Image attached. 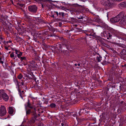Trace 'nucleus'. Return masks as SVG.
Masks as SVG:
<instances>
[{
    "instance_id": "nucleus-1",
    "label": "nucleus",
    "mask_w": 126,
    "mask_h": 126,
    "mask_svg": "<svg viewBox=\"0 0 126 126\" xmlns=\"http://www.w3.org/2000/svg\"><path fill=\"white\" fill-rule=\"evenodd\" d=\"M126 20V15H125L124 12H120L117 16L111 18L110 21L112 23H114L119 22V21L120 24L124 25L125 23Z\"/></svg>"
},
{
    "instance_id": "nucleus-2",
    "label": "nucleus",
    "mask_w": 126,
    "mask_h": 126,
    "mask_svg": "<svg viewBox=\"0 0 126 126\" xmlns=\"http://www.w3.org/2000/svg\"><path fill=\"white\" fill-rule=\"evenodd\" d=\"M26 109V113L27 116L29 115L31 113L32 115L33 116L31 119L30 122L31 123H34L35 122L37 116L36 111V109L35 108H34L33 110L32 111H31L30 109H28V110H27V109Z\"/></svg>"
},
{
    "instance_id": "nucleus-3",
    "label": "nucleus",
    "mask_w": 126,
    "mask_h": 126,
    "mask_svg": "<svg viewBox=\"0 0 126 126\" xmlns=\"http://www.w3.org/2000/svg\"><path fill=\"white\" fill-rule=\"evenodd\" d=\"M29 11L32 13H36L37 8L36 5H30L28 7Z\"/></svg>"
},
{
    "instance_id": "nucleus-4",
    "label": "nucleus",
    "mask_w": 126,
    "mask_h": 126,
    "mask_svg": "<svg viewBox=\"0 0 126 126\" xmlns=\"http://www.w3.org/2000/svg\"><path fill=\"white\" fill-rule=\"evenodd\" d=\"M2 96L3 99L5 101H7L9 99V97L7 94L4 92V90H0V96Z\"/></svg>"
},
{
    "instance_id": "nucleus-5",
    "label": "nucleus",
    "mask_w": 126,
    "mask_h": 126,
    "mask_svg": "<svg viewBox=\"0 0 126 126\" xmlns=\"http://www.w3.org/2000/svg\"><path fill=\"white\" fill-rule=\"evenodd\" d=\"M6 113V109L4 106H1L0 108V116L5 115Z\"/></svg>"
},
{
    "instance_id": "nucleus-6",
    "label": "nucleus",
    "mask_w": 126,
    "mask_h": 126,
    "mask_svg": "<svg viewBox=\"0 0 126 126\" xmlns=\"http://www.w3.org/2000/svg\"><path fill=\"white\" fill-rule=\"evenodd\" d=\"M102 3L104 5L110 8L112 7L113 5V3L110 2L108 0H105Z\"/></svg>"
},
{
    "instance_id": "nucleus-7",
    "label": "nucleus",
    "mask_w": 126,
    "mask_h": 126,
    "mask_svg": "<svg viewBox=\"0 0 126 126\" xmlns=\"http://www.w3.org/2000/svg\"><path fill=\"white\" fill-rule=\"evenodd\" d=\"M26 109L27 107H29L30 108L33 109L34 108L33 106H32V104L30 103L29 99L28 100V102L25 105Z\"/></svg>"
},
{
    "instance_id": "nucleus-8",
    "label": "nucleus",
    "mask_w": 126,
    "mask_h": 126,
    "mask_svg": "<svg viewBox=\"0 0 126 126\" xmlns=\"http://www.w3.org/2000/svg\"><path fill=\"white\" fill-rule=\"evenodd\" d=\"M79 14L80 15H78L77 16V17L78 19L83 20L85 18V17H86V16L85 15L81 14V13H79Z\"/></svg>"
},
{
    "instance_id": "nucleus-9",
    "label": "nucleus",
    "mask_w": 126,
    "mask_h": 126,
    "mask_svg": "<svg viewBox=\"0 0 126 126\" xmlns=\"http://www.w3.org/2000/svg\"><path fill=\"white\" fill-rule=\"evenodd\" d=\"M85 31L86 32L85 33L86 35L90 36H94V34L92 30H89L86 31Z\"/></svg>"
},
{
    "instance_id": "nucleus-10",
    "label": "nucleus",
    "mask_w": 126,
    "mask_h": 126,
    "mask_svg": "<svg viewBox=\"0 0 126 126\" xmlns=\"http://www.w3.org/2000/svg\"><path fill=\"white\" fill-rule=\"evenodd\" d=\"M13 80L16 85H17L18 88H19L20 86H21V85L19 84L20 83V82H19L16 79H14Z\"/></svg>"
},
{
    "instance_id": "nucleus-11",
    "label": "nucleus",
    "mask_w": 126,
    "mask_h": 126,
    "mask_svg": "<svg viewBox=\"0 0 126 126\" xmlns=\"http://www.w3.org/2000/svg\"><path fill=\"white\" fill-rule=\"evenodd\" d=\"M86 106V105H84V107H83V109H81L79 111V112L78 114H79V115L80 116V113H85L86 112V110H85V109H86V108H85V107Z\"/></svg>"
},
{
    "instance_id": "nucleus-12",
    "label": "nucleus",
    "mask_w": 126,
    "mask_h": 126,
    "mask_svg": "<svg viewBox=\"0 0 126 126\" xmlns=\"http://www.w3.org/2000/svg\"><path fill=\"white\" fill-rule=\"evenodd\" d=\"M14 109L12 107H9V108L8 112L10 114H12L13 113Z\"/></svg>"
},
{
    "instance_id": "nucleus-13",
    "label": "nucleus",
    "mask_w": 126,
    "mask_h": 126,
    "mask_svg": "<svg viewBox=\"0 0 126 126\" xmlns=\"http://www.w3.org/2000/svg\"><path fill=\"white\" fill-rule=\"evenodd\" d=\"M94 21L98 23H99L101 22V19L99 18L98 16H96L94 18Z\"/></svg>"
},
{
    "instance_id": "nucleus-14",
    "label": "nucleus",
    "mask_w": 126,
    "mask_h": 126,
    "mask_svg": "<svg viewBox=\"0 0 126 126\" xmlns=\"http://www.w3.org/2000/svg\"><path fill=\"white\" fill-rule=\"evenodd\" d=\"M61 51L62 53L64 54V55H68V53H69V51H67V50H62V49Z\"/></svg>"
},
{
    "instance_id": "nucleus-15",
    "label": "nucleus",
    "mask_w": 126,
    "mask_h": 126,
    "mask_svg": "<svg viewBox=\"0 0 126 126\" xmlns=\"http://www.w3.org/2000/svg\"><path fill=\"white\" fill-rule=\"evenodd\" d=\"M120 54L122 55H126V50L123 49L122 51L120 52Z\"/></svg>"
},
{
    "instance_id": "nucleus-16",
    "label": "nucleus",
    "mask_w": 126,
    "mask_h": 126,
    "mask_svg": "<svg viewBox=\"0 0 126 126\" xmlns=\"http://www.w3.org/2000/svg\"><path fill=\"white\" fill-rule=\"evenodd\" d=\"M0 84L2 86L5 85V81L3 79H1L0 81Z\"/></svg>"
},
{
    "instance_id": "nucleus-17",
    "label": "nucleus",
    "mask_w": 126,
    "mask_h": 126,
    "mask_svg": "<svg viewBox=\"0 0 126 126\" xmlns=\"http://www.w3.org/2000/svg\"><path fill=\"white\" fill-rule=\"evenodd\" d=\"M121 6L123 7H126V2H122L120 3V4Z\"/></svg>"
},
{
    "instance_id": "nucleus-18",
    "label": "nucleus",
    "mask_w": 126,
    "mask_h": 126,
    "mask_svg": "<svg viewBox=\"0 0 126 126\" xmlns=\"http://www.w3.org/2000/svg\"><path fill=\"white\" fill-rule=\"evenodd\" d=\"M19 59H20L21 61H26L27 60L26 57H21Z\"/></svg>"
},
{
    "instance_id": "nucleus-19",
    "label": "nucleus",
    "mask_w": 126,
    "mask_h": 126,
    "mask_svg": "<svg viewBox=\"0 0 126 126\" xmlns=\"http://www.w3.org/2000/svg\"><path fill=\"white\" fill-rule=\"evenodd\" d=\"M74 117H75L77 118V117L79 116V114H78V113L76 112H75L74 113L73 115H72Z\"/></svg>"
},
{
    "instance_id": "nucleus-20",
    "label": "nucleus",
    "mask_w": 126,
    "mask_h": 126,
    "mask_svg": "<svg viewBox=\"0 0 126 126\" xmlns=\"http://www.w3.org/2000/svg\"><path fill=\"white\" fill-rule=\"evenodd\" d=\"M19 54H18L17 55L18 57L19 58L21 57V56L22 55V53L20 52L19 53Z\"/></svg>"
},
{
    "instance_id": "nucleus-21",
    "label": "nucleus",
    "mask_w": 126,
    "mask_h": 126,
    "mask_svg": "<svg viewBox=\"0 0 126 126\" xmlns=\"http://www.w3.org/2000/svg\"><path fill=\"white\" fill-rule=\"evenodd\" d=\"M108 35V36L107 37V39L108 40L111 39L112 37V35L110 33Z\"/></svg>"
},
{
    "instance_id": "nucleus-22",
    "label": "nucleus",
    "mask_w": 126,
    "mask_h": 126,
    "mask_svg": "<svg viewBox=\"0 0 126 126\" xmlns=\"http://www.w3.org/2000/svg\"><path fill=\"white\" fill-rule=\"evenodd\" d=\"M50 106L51 108H55L56 107V105L54 103H52L50 105Z\"/></svg>"
},
{
    "instance_id": "nucleus-23",
    "label": "nucleus",
    "mask_w": 126,
    "mask_h": 126,
    "mask_svg": "<svg viewBox=\"0 0 126 126\" xmlns=\"http://www.w3.org/2000/svg\"><path fill=\"white\" fill-rule=\"evenodd\" d=\"M22 76L21 74H20L17 77V78L19 79H21L22 77Z\"/></svg>"
},
{
    "instance_id": "nucleus-24",
    "label": "nucleus",
    "mask_w": 126,
    "mask_h": 126,
    "mask_svg": "<svg viewBox=\"0 0 126 126\" xmlns=\"http://www.w3.org/2000/svg\"><path fill=\"white\" fill-rule=\"evenodd\" d=\"M101 57H97V61L99 62H100L101 61Z\"/></svg>"
},
{
    "instance_id": "nucleus-25",
    "label": "nucleus",
    "mask_w": 126,
    "mask_h": 126,
    "mask_svg": "<svg viewBox=\"0 0 126 126\" xmlns=\"http://www.w3.org/2000/svg\"><path fill=\"white\" fill-rule=\"evenodd\" d=\"M20 83H21V84H20V85H21L20 86H23L24 85V81L23 80H22L20 82Z\"/></svg>"
},
{
    "instance_id": "nucleus-26",
    "label": "nucleus",
    "mask_w": 126,
    "mask_h": 126,
    "mask_svg": "<svg viewBox=\"0 0 126 126\" xmlns=\"http://www.w3.org/2000/svg\"><path fill=\"white\" fill-rule=\"evenodd\" d=\"M17 5H18L19 6H20L21 7H23L24 5V4H23L20 3H17Z\"/></svg>"
},
{
    "instance_id": "nucleus-27",
    "label": "nucleus",
    "mask_w": 126,
    "mask_h": 126,
    "mask_svg": "<svg viewBox=\"0 0 126 126\" xmlns=\"http://www.w3.org/2000/svg\"><path fill=\"white\" fill-rule=\"evenodd\" d=\"M10 57L11 58H13L14 57V52L12 53L10 55Z\"/></svg>"
},
{
    "instance_id": "nucleus-28",
    "label": "nucleus",
    "mask_w": 126,
    "mask_h": 126,
    "mask_svg": "<svg viewBox=\"0 0 126 126\" xmlns=\"http://www.w3.org/2000/svg\"><path fill=\"white\" fill-rule=\"evenodd\" d=\"M107 33H109L107 31H104L103 32L104 36L105 37L107 35Z\"/></svg>"
},
{
    "instance_id": "nucleus-29",
    "label": "nucleus",
    "mask_w": 126,
    "mask_h": 126,
    "mask_svg": "<svg viewBox=\"0 0 126 126\" xmlns=\"http://www.w3.org/2000/svg\"><path fill=\"white\" fill-rule=\"evenodd\" d=\"M26 61H21V62L22 63H23V65L25 66L26 65V63H25V62Z\"/></svg>"
},
{
    "instance_id": "nucleus-30",
    "label": "nucleus",
    "mask_w": 126,
    "mask_h": 126,
    "mask_svg": "<svg viewBox=\"0 0 126 126\" xmlns=\"http://www.w3.org/2000/svg\"><path fill=\"white\" fill-rule=\"evenodd\" d=\"M16 52V54H18V53H19L20 52L19 50H18L17 49H15V50Z\"/></svg>"
},
{
    "instance_id": "nucleus-31",
    "label": "nucleus",
    "mask_w": 126,
    "mask_h": 126,
    "mask_svg": "<svg viewBox=\"0 0 126 126\" xmlns=\"http://www.w3.org/2000/svg\"><path fill=\"white\" fill-rule=\"evenodd\" d=\"M18 64L20 66H22L23 64L21 62H20L18 63Z\"/></svg>"
},
{
    "instance_id": "nucleus-32",
    "label": "nucleus",
    "mask_w": 126,
    "mask_h": 126,
    "mask_svg": "<svg viewBox=\"0 0 126 126\" xmlns=\"http://www.w3.org/2000/svg\"><path fill=\"white\" fill-rule=\"evenodd\" d=\"M38 126H44L43 124L42 123H40L38 124Z\"/></svg>"
},
{
    "instance_id": "nucleus-33",
    "label": "nucleus",
    "mask_w": 126,
    "mask_h": 126,
    "mask_svg": "<svg viewBox=\"0 0 126 126\" xmlns=\"http://www.w3.org/2000/svg\"><path fill=\"white\" fill-rule=\"evenodd\" d=\"M59 14L60 15H63L64 13H63L60 12L59 13Z\"/></svg>"
},
{
    "instance_id": "nucleus-34",
    "label": "nucleus",
    "mask_w": 126,
    "mask_h": 126,
    "mask_svg": "<svg viewBox=\"0 0 126 126\" xmlns=\"http://www.w3.org/2000/svg\"><path fill=\"white\" fill-rule=\"evenodd\" d=\"M49 36L50 37H52L54 36V34H49Z\"/></svg>"
},
{
    "instance_id": "nucleus-35",
    "label": "nucleus",
    "mask_w": 126,
    "mask_h": 126,
    "mask_svg": "<svg viewBox=\"0 0 126 126\" xmlns=\"http://www.w3.org/2000/svg\"><path fill=\"white\" fill-rule=\"evenodd\" d=\"M18 88V91L19 92V93H20V92H21V90L20 89L19 87V88Z\"/></svg>"
},
{
    "instance_id": "nucleus-36",
    "label": "nucleus",
    "mask_w": 126,
    "mask_h": 126,
    "mask_svg": "<svg viewBox=\"0 0 126 126\" xmlns=\"http://www.w3.org/2000/svg\"><path fill=\"white\" fill-rule=\"evenodd\" d=\"M110 33H107V35H106L105 36V37H107L108 36H109L108 35L110 34Z\"/></svg>"
},
{
    "instance_id": "nucleus-37",
    "label": "nucleus",
    "mask_w": 126,
    "mask_h": 126,
    "mask_svg": "<svg viewBox=\"0 0 126 126\" xmlns=\"http://www.w3.org/2000/svg\"><path fill=\"white\" fill-rule=\"evenodd\" d=\"M19 95L21 97V98H22V94L21 92H20V93H19Z\"/></svg>"
},
{
    "instance_id": "nucleus-38",
    "label": "nucleus",
    "mask_w": 126,
    "mask_h": 126,
    "mask_svg": "<svg viewBox=\"0 0 126 126\" xmlns=\"http://www.w3.org/2000/svg\"><path fill=\"white\" fill-rule=\"evenodd\" d=\"M54 13L56 14L57 16H58V13L57 12H54Z\"/></svg>"
},
{
    "instance_id": "nucleus-39",
    "label": "nucleus",
    "mask_w": 126,
    "mask_h": 126,
    "mask_svg": "<svg viewBox=\"0 0 126 126\" xmlns=\"http://www.w3.org/2000/svg\"><path fill=\"white\" fill-rule=\"evenodd\" d=\"M12 41H7V42H6V43L7 44H8V43H12Z\"/></svg>"
},
{
    "instance_id": "nucleus-40",
    "label": "nucleus",
    "mask_w": 126,
    "mask_h": 126,
    "mask_svg": "<svg viewBox=\"0 0 126 126\" xmlns=\"http://www.w3.org/2000/svg\"><path fill=\"white\" fill-rule=\"evenodd\" d=\"M31 1H35L36 2H38L39 0H31Z\"/></svg>"
},
{
    "instance_id": "nucleus-41",
    "label": "nucleus",
    "mask_w": 126,
    "mask_h": 126,
    "mask_svg": "<svg viewBox=\"0 0 126 126\" xmlns=\"http://www.w3.org/2000/svg\"><path fill=\"white\" fill-rule=\"evenodd\" d=\"M5 49H6L7 50H8V47H5Z\"/></svg>"
},
{
    "instance_id": "nucleus-42",
    "label": "nucleus",
    "mask_w": 126,
    "mask_h": 126,
    "mask_svg": "<svg viewBox=\"0 0 126 126\" xmlns=\"http://www.w3.org/2000/svg\"><path fill=\"white\" fill-rule=\"evenodd\" d=\"M0 63L2 64H3L4 63V62H3V61H0Z\"/></svg>"
},
{
    "instance_id": "nucleus-43",
    "label": "nucleus",
    "mask_w": 126,
    "mask_h": 126,
    "mask_svg": "<svg viewBox=\"0 0 126 126\" xmlns=\"http://www.w3.org/2000/svg\"><path fill=\"white\" fill-rule=\"evenodd\" d=\"M0 39L1 40H3V38L2 37H0Z\"/></svg>"
},
{
    "instance_id": "nucleus-44",
    "label": "nucleus",
    "mask_w": 126,
    "mask_h": 126,
    "mask_svg": "<svg viewBox=\"0 0 126 126\" xmlns=\"http://www.w3.org/2000/svg\"><path fill=\"white\" fill-rule=\"evenodd\" d=\"M11 1V2L12 3V4H13L14 3H13V1L12 0H10Z\"/></svg>"
},
{
    "instance_id": "nucleus-45",
    "label": "nucleus",
    "mask_w": 126,
    "mask_h": 126,
    "mask_svg": "<svg viewBox=\"0 0 126 126\" xmlns=\"http://www.w3.org/2000/svg\"><path fill=\"white\" fill-rule=\"evenodd\" d=\"M2 55V54L1 53V52H0V56H1V55ZM1 58L0 57V60H1Z\"/></svg>"
},
{
    "instance_id": "nucleus-46",
    "label": "nucleus",
    "mask_w": 126,
    "mask_h": 126,
    "mask_svg": "<svg viewBox=\"0 0 126 126\" xmlns=\"http://www.w3.org/2000/svg\"><path fill=\"white\" fill-rule=\"evenodd\" d=\"M61 126H63L64 125V124L63 123H61Z\"/></svg>"
},
{
    "instance_id": "nucleus-47",
    "label": "nucleus",
    "mask_w": 126,
    "mask_h": 126,
    "mask_svg": "<svg viewBox=\"0 0 126 126\" xmlns=\"http://www.w3.org/2000/svg\"><path fill=\"white\" fill-rule=\"evenodd\" d=\"M11 49L13 50H15V48H11Z\"/></svg>"
},
{
    "instance_id": "nucleus-48",
    "label": "nucleus",
    "mask_w": 126,
    "mask_h": 126,
    "mask_svg": "<svg viewBox=\"0 0 126 126\" xmlns=\"http://www.w3.org/2000/svg\"><path fill=\"white\" fill-rule=\"evenodd\" d=\"M79 66H80V63H78V64H77Z\"/></svg>"
},
{
    "instance_id": "nucleus-49",
    "label": "nucleus",
    "mask_w": 126,
    "mask_h": 126,
    "mask_svg": "<svg viewBox=\"0 0 126 126\" xmlns=\"http://www.w3.org/2000/svg\"><path fill=\"white\" fill-rule=\"evenodd\" d=\"M75 66H77V63H75Z\"/></svg>"
},
{
    "instance_id": "nucleus-50",
    "label": "nucleus",
    "mask_w": 126,
    "mask_h": 126,
    "mask_svg": "<svg viewBox=\"0 0 126 126\" xmlns=\"http://www.w3.org/2000/svg\"><path fill=\"white\" fill-rule=\"evenodd\" d=\"M21 93H23L24 92V91H22L21 92Z\"/></svg>"
},
{
    "instance_id": "nucleus-51",
    "label": "nucleus",
    "mask_w": 126,
    "mask_h": 126,
    "mask_svg": "<svg viewBox=\"0 0 126 126\" xmlns=\"http://www.w3.org/2000/svg\"><path fill=\"white\" fill-rule=\"evenodd\" d=\"M125 24H126V20L125 21V23L124 25H125Z\"/></svg>"
},
{
    "instance_id": "nucleus-52",
    "label": "nucleus",
    "mask_w": 126,
    "mask_h": 126,
    "mask_svg": "<svg viewBox=\"0 0 126 126\" xmlns=\"http://www.w3.org/2000/svg\"><path fill=\"white\" fill-rule=\"evenodd\" d=\"M15 58L14 57L13 59L15 60Z\"/></svg>"
},
{
    "instance_id": "nucleus-53",
    "label": "nucleus",
    "mask_w": 126,
    "mask_h": 126,
    "mask_svg": "<svg viewBox=\"0 0 126 126\" xmlns=\"http://www.w3.org/2000/svg\"><path fill=\"white\" fill-rule=\"evenodd\" d=\"M42 7H43V5H42Z\"/></svg>"
},
{
    "instance_id": "nucleus-54",
    "label": "nucleus",
    "mask_w": 126,
    "mask_h": 126,
    "mask_svg": "<svg viewBox=\"0 0 126 126\" xmlns=\"http://www.w3.org/2000/svg\"><path fill=\"white\" fill-rule=\"evenodd\" d=\"M123 101H121V102L122 103H123Z\"/></svg>"
},
{
    "instance_id": "nucleus-55",
    "label": "nucleus",
    "mask_w": 126,
    "mask_h": 126,
    "mask_svg": "<svg viewBox=\"0 0 126 126\" xmlns=\"http://www.w3.org/2000/svg\"><path fill=\"white\" fill-rule=\"evenodd\" d=\"M16 56L15 57L16 58Z\"/></svg>"
},
{
    "instance_id": "nucleus-56",
    "label": "nucleus",
    "mask_w": 126,
    "mask_h": 126,
    "mask_svg": "<svg viewBox=\"0 0 126 126\" xmlns=\"http://www.w3.org/2000/svg\"><path fill=\"white\" fill-rule=\"evenodd\" d=\"M53 17H54V15L53 16Z\"/></svg>"
}]
</instances>
